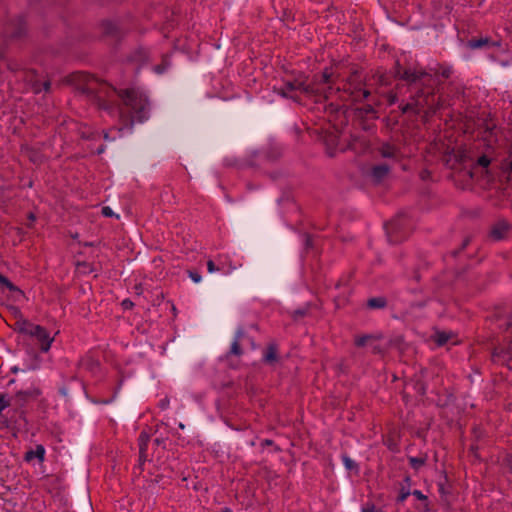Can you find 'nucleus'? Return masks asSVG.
Masks as SVG:
<instances>
[{"label":"nucleus","instance_id":"nucleus-17","mask_svg":"<svg viewBox=\"0 0 512 512\" xmlns=\"http://www.w3.org/2000/svg\"><path fill=\"white\" fill-rule=\"evenodd\" d=\"M510 357H512V340L506 347H495L492 351V358L494 361H507Z\"/></svg>","mask_w":512,"mask_h":512},{"label":"nucleus","instance_id":"nucleus-19","mask_svg":"<svg viewBox=\"0 0 512 512\" xmlns=\"http://www.w3.org/2000/svg\"><path fill=\"white\" fill-rule=\"evenodd\" d=\"M79 367L90 372H95L99 369L100 363L98 360L91 356H86L79 361Z\"/></svg>","mask_w":512,"mask_h":512},{"label":"nucleus","instance_id":"nucleus-58","mask_svg":"<svg viewBox=\"0 0 512 512\" xmlns=\"http://www.w3.org/2000/svg\"><path fill=\"white\" fill-rule=\"evenodd\" d=\"M439 492L441 494H444L445 493V489H444V486L443 485H439Z\"/></svg>","mask_w":512,"mask_h":512},{"label":"nucleus","instance_id":"nucleus-63","mask_svg":"<svg viewBox=\"0 0 512 512\" xmlns=\"http://www.w3.org/2000/svg\"><path fill=\"white\" fill-rule=\"evenodd\" d=\"M460 250H455L452 252L453 256H456L459 253Z\"/></svg>","mask_w":512,"mask_h":512},{"label":"nucleus","instance_id":"nucleus-40","mask_svg":"<svg viewBox=\"0 0 512 512\" xmlns=\"http://www.w3.org/2000/svg\"><path fill=\"white\" fill-rule=\"evenodd\" d=\"M504 465L508 468L509 472L512 473V454H508L505 457Z\"/></svg>","mask_w":512,"mask_h":512},{"label":"nucleus","instance_id":"nucleus-51","mask_svg":"<svg viewBox=\"0 0 512 512\" xmlns=\"http://www.w3.org/2000/svg\"><path fill=\"white\" fill-rule=\"evenodd\" d=\"M382 351H383V349H382V347H381L380 345H374V346L372 347V352H373L374 354H381V353H382Z\"/></svg>","mask_w":512,"mask_h":512},{"label":"nucleus","instance_id":"nucleus-16","mask_svg":"<svg viewBox=\"0 0 512 512\" xmlns=\"http://www.w3.org/2000/svg\"><path fill=\"white\" fill-rule=\"evenodd\" d=\"M411 477L406 475L403 481L400 483L399 495L397 496L396 503L402 504L412 494L411 488Z\"/></svg>","mask_w":512,"mask_h":512},{"label":"nucleus","instance_id":"nucleus-54","mask_svg":"<svg viewBox=\"0 0 512 512\" xmlns=\"http://www.w3.org/2000/svg\"><path fill=\"white\" fill-rule=\"evenodd\" d=\"M273 443H274V442H273L272 440H270V439H265V440L261 443V445H262L263 447H264V446H271V445H273Z\"/></svg>","mask_w":512,"mask_h":512},{"label":"nucleus","instance_id":"nucleus-45","mask_svg":"<svg viewBox=\"0 0 512 512\" xmlns=\"http://www.w3.org/2000/svg\"><path fill=\"white\" fill-rule=\"evenodd\" d=\"M340 109V106L337 105V104H334V103H330L328 105V110L330 111V113H337Z\"/></svg>","mask_w":512,"mask_h":512},{"label":"nucleus","instance_id":"nucleus-56","mask_svg":"<svg viewBox=\"0 0 512 512\" xmlns=\"http://www.w3.org/2000/svg\"><path fill=\"white\" fill-rule=\"evenodd\" d=\"M468 243H469V240H468V239H465V240H464V242H463V244H462L461 249H464V248L468 245Z\"/></svg>","mask_w":512,"mask_h":512},{"label":"nucleus","instance_id":"nucleus-12","mask_svg":"<svg viewBox=\"0 0 512 512\" xmlns=\"http://www.w3.org/2000/svg\"><path fill=\"white\" fill-rule=\"evenodd\" d=\"M390 167L387 164L374 165L370 170V176L375 183L382 182L389 174Z\"/></svg>","mask_w":512,"mask_h":512},{"label":"nucleus","instance_id":"nucleus-31","mask_svg":"<svg viewBox=\"0 0 512 512\" xmlns=\"http://www.w3.org/2000/svg\"><path fill=\"white\" fill-rule=\"evenodd\" d=\"M413 496H415L418 500L425 502V509L424 512H428L430 509L428 508V497L424 495L420 490H414L412 491Z\"/></svg>","mask_w":512,"mask_h":512},{"label":"nucleus","instance_id":"nucleus-62","mask_svg":"<svg viewBox=\"0 0 512 512\" xmlns=\"http://www.w3.org/2000/svg\"><path fill=\"white\" fill-rule=\"evenodd\" d=\"M220 512H232L229 508H224Z\"/></svg>","mask_w":512,"mask_h":512},{"label":"nucleus","instance_id":"nucleus-53","mask_svg":"<svg viewBox=\"0 0 512 512\" xmlns=\"http://www.w3.org/2000/svg\"><path fill=\"white\" fill-rule=\"evenodd\" d=\"M420 176H421V178H422L423 180H426V179H428V178H429V176H430V172H429L428 170H423V171L421 172V175H420Z\"/></svg>","mask_w":512,"mask_h":512},{"label":"nucleus","instance_id":"nucleus-6","mask_svg":"<svg viewBox=\"0 0 512 512\" xmlns=\"http://www.w3.org/2000/svg\"><path fill=\"white\" fill-rule=\"evenodd\" d=\"M4 36L11 40H19L26 33V24L22 16L11 20L4 28Z\"/></svg>","mask_w":512,"mask_h":512},{"label":"nucleus","instance_id":"nucleus-64","mask_svg":"<svg viewBox=\"0 0 512 512\" xmlns=\"http://www.w3.org/2000/svg\"><path fill=\"white\" fill-rule=\"evenodd\" d=\"M508 409H509V411L512 412V402L508 405Z\"/></svg>","mask_w":512,"mask_h":512},{"label":"nucleus","instance_id":"nucleus-5","mask_svg":"<svg viewBox=\"0 0 512 512\" xmlns=\"http://www.w3.org/2000/svg\"><path fill=\"white\" fill-rule=\"evenodd\" d=\"M386 233L390 243L397 244L405 240L408 235L407 229V219L404 214H400L391 221H389L386 226Z\"/></svg>","mask_w":512,"mask_h":512},{"label":"nucleus","instance_id":"nucleus-28","mask_svg":"<svg viewBox=\"0 0 512 512\" xmlns=\"http://www.w3.org/2000/svg\"><path fill=\"white\" fill-rule=\"evenodd\" d=\"M102 27H103V33L105 35H108V36H118V27L110 22V21H106L102 24Z\"/></svg>","mask_w":512,"mask_h":512},{"label":"nucleus","instance_id":"nucleus-23","mask_svg":"<svg viewBox=\"0 0 512 512\" xmlns=\"http://www.w3.org/2000/svg\"><path fill=\"white\" fill-rule=\"evenodd\" d=\"M356 117L357 118H367V117H371L372 119H375L377 118L376 116V111L375 109L373 108L372 105L370 104H367V105H364L363 107L361 108H358L356 110Z\"/></svg>","mask_w":512,"mask_h":512},{"label":"nucleus","instance_id":"nucleus-9","mask_svg":"<svg viewBox=\"0 0 512 512\" xmlns=\"http://www.w3.org/2000/svg\"><path fill=\"white\" fill-rule=\"evenodd\" d=\"M500 42L494 41L488 36H480L479 38H471L467 42V47L476 50V49H490L492 47H499Z\"/></svg>","mask_w":512,"mask_h":512},{"label":"nucleus","instance_id":"nucleus-42","mask_svg":"<svg viewBox=\"0 0 512 512\" xmlns=\"http://www.w3.org/2000/svg\"><path fill=\"white\" fill-rule=\"evenodd\" d=\"M266 156L269 160L274 161L280 157V152L279 151H271V152H268Z\"/></svg>","mask_w":512,"mask_h":512},{"label":"nucleus","instance_id":"nucleus-26","mask_svg":"<svg viewBox=\"0 0 512 512\" xmlns=\"http://www.w3.org/2000/svg\"><path fill=\"white\" fill-rule=\"evenodd\" d=\"M380 338H381L380 336H376L373 334H364L361 336H356L354 344L357 347H364L368 342L373 341V340H378Z\"/></svg>","mask_w":512,"mask_h":512},{"label":"nucleus","instance_id":"nucleus-2","mask_svg":"<svg viewBox=\"0 0 512 512\" xmlns=\"http://www.w3.org/2000/svg\"><path fill=\"white\" fill-rule=\"evenodd\" d=\"M395 78L407 83L411 96L410 101L402 106V112L413 111L428 119L443 107L440 97H436V78L423 69L402 68L399 62L395 65Z\"/></svg>","mask_w":512,"mask_h":512},{"label":"nucleus","instance_id":"nucleus-38","mask_svg":"<svg viewBox=\"0 0 512 512\" xmlns=\"http://www.w3.org/2000/svg\"><path fill=\"white\" fill-rule=\"evenodd\" d=\"M207 269L210 273H212L214 271H220L222 268L219 265H216L213 260H208Z\"/></svg>","mask_w":512,"mask_h":512},{"label":"nucleus","instance_id":"nucleus-61","mask_svg":"<svg viewBox=\"0 0 512 512\" xmlns=\"http://www.w3.org/2000/svg\"><path fill=\"white\" fill-rule=\"evenodd\" d=\"M509 172L512 173V160L509 162Z\"/></svg>","mask_w":512,"mask_h":512},{"label":"nucleus","instance_id":"nucleus-50","mask_svg":"<svg viewBox=\"0 0 512 512\" xmlns=\"http://www.w3.org/2000/svg\"><path fill=\"white\" fill-rule=\"evenodd\" d=\"M51 88V82L46 80L42 83V91L49 92Z\"/></svg>","mask_w":512,"mask_h":512},{"label":"nucleus","instance_id":"nucleus-22","mask_svg":"<svg viewBox=\"0 0 512 512\" xmlns=\"http://www.w3.org/2000/svg\"><path fill=\"white\" fill-rule=\"evenodd\" d=\"M278 349L276 344H269L265 354H264V361L268 364H273L278 361Z\"/></svg>","mask_w":512,"mask_h":512},{"label":"nucleus","instance_id":"nucleus-43","mask_svg":"<svg viewBox=\"0 0 512 512\" xmlns=\"http://www.w3.org/2000/svg\"><path fill=\"white\" fill-rule=\"evenodd\" d=\"M313 247V239L309 234L305 235V248L310 249Z\"/></svg>","mask_w":512,"mask_h":512},{"label":"nucleus","instance_id":"nucleus-7","mask_svg":"<svg viewBox=\"0 0 512 512\" xmlns=\"http://www.w3.org/2000/svg\"><path fill=\"white\" fill-rule=\"evenodd\" d=\"M29 335L38 341L42 352H47L54 340L52 337H50L46 328L40 325L34 324L33 327H31V332Z\"/></svg>","mask_w":512,"mask_h":512},{"label":"nucleus","instance_id":"nucleus-37","mask_svg":"<svg viewBox=\"0 0 512 512\" xmlns=\"http://www.w3.org/2000/svg\"><path fill=\"white\" fill-rule=\"evenodd\" d=\"M362 512H383L380 508H377L373 503H368L362 508Z\"/></svg>","mask_w":512,"mask_h":512},{"label":"nucleus","instance_id":"nucleus-14","mask_svg":"<svg viewBox=\"0 0 512 512\" xmlns=\"http://www.w3.org/2000/svg\"><path fill=\"white\" fill-rule=\"evenodd\" d=\"M0 286L2 289H7L9 290L11 293H13V299L14 301H19L20 298H23L25 297L24 295V292L19 288L17 287L16 285H14L7 277H5L4 275L1 276L0 278Z\"/></svg>","mask_w":512,"mask_h":512},{"label":"nucleus","instance_id":"nucleus-1","mask_svg":"<svg viewBox=\"0 0 512 512\" xmlns=\"http://www.w3.org/2000/svg\"><path fill=\"white\" fill-rule=\"evenodd\" d=\"M71 80L76 89L85 94L99 109L111 112L117 106L116 97L121 99L123 106L118 110L121 122L126 128H132L135 122L142 123L149 117V101L136 89L117 90L107 82L83 72L73 74Z\"/></svg>","mask_w":512,"mask_h":512},{"label":"nucleus","instance_id":"nucleus-59","mask_svg":"<svg viewBox=\"0 0 512 512\" xmlns=\"http://www.w3.org/2000/svg\"><path fill=\"white\" fill-rule=\"evenodd\" d=\"M161 443H162L161 439H159V438L155 439V444L156 445H160Z\"/></svg>","mask_w":512,"mask_h":512},{"label":"nucleus","instance_id":"nucleus-39","mask_svg":"<svg viewBox=\"0 0 512 512\" xmlns=\"http://www.w3.org/2000/svg\"><path fill=\"white\" fill-rule=\"evenodd\" d=\"M189 277L196 283L201 281V275L197 271H188Z\"/></svg>","mask_w":512,"mask_h":512},{"label":"nucleus","instance_id":"nucleus-25","mask_svg":"<svg viewBox=\"0 0 512 512\" xmlns=\"http://www.w3.org/2000/svg\"><path fill=\"white\" fill-rule=\"evenodd\" d=\"M242 336H243V331L241 329H239L236 333L235 340L231 344V348H230V352H229L230 354L236 355V356L242 355L243 351L240 346V339Z\"/></svg>","mask_w":512,"mask_h":512},{"label":"nucleus","instance_id":"nucleus-48","mask_svg":"<svg viewBox=\"0 0 512 512\" xmlns=\"http://www.w3.org/2000/svg\"><path fill=\"white\" fill-rule=\"evenodd\" d=\"M168 406H169V399L167 397H165L164 399L160 400L159 407L161 409H166V408H168Z\"/></svg>","mask_w":512,"mask_h":512},{"label":"nucleus","instance_id":"nucleus-10","mask_svg":"<svg viewBox=\"0 0 512 512\" xmlns=\"http://www.w3.org/2000/svg\"><path fill=\"white\" fill-rule=\"evenodd\" d=\"M511 229V225L504 219L498 220L490 229V237L496 241L503 240Z\"/></svg>","mask_w":512,"mask_h":512},{"label":"nucleus","instance_id":"nucleus-33","mask_svg":"<svg viewBox=\"0 0 512 512\" xmlns=\"http://www.w3.org/2000/svg\"><path fill=\"white\" fill-rule=\"evenodd\" d=\"M332 72L328 69H325L321 74V78L318 81L319 84H331L332 83Z\"/></svg>","mask_w":512,"mask_h":512},{"label":"nucleus","instance_id":"nucleus-36","mask_svg":"<svg viewBox=\"0 0 512 512\" xmlns=\"http://www.w3.org/2000/svg\"><path fill=\"white\" fill-rule=\"evenodd\" d=\"M490 163L491 159L485 154L480 156L476 161V165L482 168H487L490 165Z\"/></svg>","mask_w":512,"mask_h":512},{"label":"nucleus","instance_id":"nucleus-15","mask_svg":"<svg viewBox=\"0 0 512 512\" xmlns=\"http://www.w3.org/2000/svg\"><path fill=\"white\" fill-rule=\"evenodd\" d=\"M0 286L2 289H7L9 290L11 293H13V299L14 301H19L20 298H23L25 297L24 295V292L19 288L17 287L16 285H14L7 277H5L4 275L1 276L0 278Z\"/></svg>","mask_w":512,"mask_h":512},{"label":"nucleus","instance_id":"nucleus-46","mask_svg":"<svg viewBox=\"0 0 512 512\" xmlns=\"http://www.w3.org/2000/svg\"><path fill=\"white\" fill-rule=\"evenodd\" d=\"M102 214L106 217H111V216H113V211L111 210L110 207L105 206L102 208Z\"/></svg>","mask_w":512,"mask_h":512},{"label":"nucleus","instance_id":"nucleus-27","mask_svg":"<svg viewBox=\"0 0 512 512\" xmlns=\"http://www.w3.org/2000/svg\"><path fill=\"white\" fill-rule=\"evenodd\" d=\"M33 323L29 322L26 319L17 320L15 323V330H18L20 333L29 335L31 332V327H33Z\"/></svg>","mask_w":512,"mask_h":512},{"label":"nucleus","instance_id":"nucleus-32","mask_svg":"<svg viewBox=\"0 0 512 512\" xmlns=\"http://www.w3.org/2000/svg\"><path fill=\"white\" fill-rule=\"evenodd\" d=\"M414 390L421 396H424L426 393V385L423 381L420 379H417L414 382Z\"/></svg>","mask_w":512,"mask_h":512},{"label":"nucleus","instance_id":"nucleus-8","mask_svg":"<svg viewBox=\"0 0 512 512\" xmlns=\"http://www.w3.org/2000/svg\"><path fill=\"white\" fill-rule=\"evenodd\" d=\"M370 147V141L363 135L358 133H351L347 144V149L353 151L355 154H363Z\"/></svg>","mask_w":512,"mask_h":512},{"label":"nucleus","instance_id":"nucleus-13","mask_svg":"<svg viewBox=\"0 0 512 512\" xmlns=\"http://www.w3.org/2000/svg\"><path fill=\"white\" fill-rule=\"evenodd\" d=\"M0 286L2 289H7L9 290L11 293H13V299L14 301H19L20 298H23L25 297L24 295V292L19 288L17 287L16 285H14L7 277H5L4 275L1 276L0 278Z\"/></svg>","mask_w":512,"mask_h":512},{"label":"nucleus","instance_id":"nucleus-55","mask_svg":"<svg viewBox=\"0 0 512 512\" xmlns=\"http://www.w3.org/2000/svg\"><path fill=\"white\" fill-rule=\"evenodd\" d=\"M512 327V320H509L505 325V330H509Z\"/></svg>","mask_w":512,"mask_h":512},{"label":"nucleus","instance_id":"nucleus-20","mask_svg":"<svg viewBox=\"0 0 512 512\" xmlns=\"http://www.w3.org/2000/svg\"><path fill=\"white\" fill-rule=\"evenodd\" d=\"M45 449L42 445H37L35 450H28L24 455V460L27 462L37 458L40 462L44 460Z\"/></svg>","mask_w":512,"mask_h":512},{"label":"nucleus","instance_id":"nucleus-60","mask_svg":"<svg viewBox=\"0 0 512 512\" xmlns=\"http://www.w3.org/2000/svg\"><path fill=\"white\" fill-rule=\"evenodd\" d=\"M29 220H31V221L35 220V216L32 213L29 214Z\"/></svg>","mask_w":512,"mask_h":512},{"label":"nucleus","instance_id":"nucleus-24","mask_svg":"<svg viewBox=\"0 0 512 512\" xmlns=\"http://www.w3.org/2000/svg\"><path fill=\"white\" fill-rule=\"evenodd\" d=\"M366 306L369 309H383L387 306V299L385 297H373L367 300Z\"/></svg>","mask_w":512,"mask_h":512},{"label":"nucleus","instance_id":"nucleus-41","mask_svg":"<svg viewBox=\"0 0 512 512\" xmlns=\"http://www.w3.org/2000/svg\"><path fill=\"white\" fill-rule=\"evenodd\" d=\"M307 313L306 309H298L293 312V318L298 319L300 317H304Z\"/></svg>","mask_w":512,"mask_h":512},{"label":"nucleus","instance_id":"nucleus-30","mask_svg":"<svg viewBox=\"0 0 512 512\" xmlns=\"http://www.w3.org/2000/svg\"><path fill=\"white\" fill-rule=\"evenodd\" d=\"M357 126L363 131H369L374 127V124L369 122L367 119L358 118Z\"/></svg>","mask_w":512,"mask_h":512},{"label":"nucleus","instance_id":"nucleus-34","mask_svg":"<svg viewBox=\"0 0 512 512\" xmlns=\"http://www.w3.org/2000/svg\"><path fill=\"white\" fill-rule=\"evenodd\" d=\"M342 460H343V463H344L346 469L353 470V469L358 468V465L356 464V462L353 461L349 456L343 455Z\"/></svg>","mask_w":512,"mask_h":512},{"label":"nucleus","instance_id":"nucleus-18","mask_svg":"<svg viewBox=\"0 0 512 512\" xmlns=\"http://www.w3.org/2000/svg\"><path fill=\"white\" fill-rule=\"evenodd\" d=\"M379 153L383 158L388 159L397 160L400 157V150L395 145H392L390 143L382 144L381 147L379 148Z\"/></svg>","mask_w":512,"mask_h":512},{"label":"nucleus","instance_id":"nucleus-35","mask_svg":"<svg viewBox=\"0 0 512 512\" xmlns=\"http://www.w3.org/2000/svg\"><path fill=\"white\" fill-rule=\"evenodd\" d=\"M448 340H449V336L445 332L437 333L436 338H435V342L439 346L445 345L448 342Z\"/></svg>","mask_w":512,"mask_h":512},{"label":"nucleus","instance_id":"nucleus-44","mask_svg":"<svg viewBox=\"0 0 512 512\" xmlns=\"http://www.w3.org/2000/svg\"><path fill=\"white\" fill-rule=\"evenodd\" d=\"M32 86L35 93H40L42 91V83L40 81L35 80Z\"/></svg>","mask_w":512,"mask_h":512},{"label":"nucleus","instance_id":"nucleus-11","mask_svg":"<svg viewBox=\"0 0 512 512\" xmlns=\"http://www.w3.org/2000/svg\"><path fill=\"white\" fill-rule=\"evenodd\" d=\"M150 440V435L145 431H142L138 438L139 444V469L142 470L143 464L148 460L147 447Z\"/></svg>","mask_w":512,"mask_h":512},{"label":"nucleus","instance_id":"nucleus-47","mask_svg":"<svg viewBox=\"0 0 512 512\" xmlns=\"http://www.w3.org/2000/svg\"><path fill=\"white\" fill-rule=\"evenodd\" d=\"M451 73H452V71L448 67L443 68L442 71L440 72L441 76L444 77V78H449Z\"/></svg>","mask_w":512,"mask_h":512},{"label":"nucleus","instance_id":"nucleus-3","mask_svg":"<svg viewBox=\"0 0 512 512\" xmlns=\"http://www.w3.org/2000/svg\"><path fill=\"white\" fill-rule=\"evenodd\" d=\"M276 90L281 96L296 102L299 101V97L296 94L297 91L308 96H314L316 102H322L330 99L332 86L329 85L327 89L321 90L316 84H307V77L299 74L294 79L283 80V85Z\"/></svg>","mask_w":512,"mask_h":512},{"label":"nucleus","instance_id":"nucleus-29","mask_svg":"<svg viewBox=\"0 0 512 512\" xmlns=\"http://www.w3.org/2000/svg\"><path fill=\"white\" fill-rule=\"evenodd\" d=\"M427 457H409V464L415 470H419L425 465Z\"/></svg>","mask_w":512,"mask_h":512},{"label":"nucleus","instance_id":"nucleus-49","mask_svg":"<svg viewBox=\"0 0 512 512\" xmlns=\"http://www.w3.org/2000/svg\"><path fill=\"white\" fill-rule=\"evenodd\" d=\"M122 306H123V308H125V309H131V308L134 306V304H133V302H132L131 300H129V299H125V300L122 302Z\"/></svg>","mask_w":512,"mask_h":512},{"label":"nucleus","instance_id":"nucleus-21","mask_svg":"<svg viewBox=\"0 0 512 512\" xmlns=\"http://www.w3.org/2000/svg\"><path fill=\"white\" fill-rule=\"evenodd\" d=\"M40 395V391L38 389H31L26 391H18L16 393V398L20 405H23L30 398H36Z\"/></svg>","mask_w":512,"mask_h":512},{"label":"nucleus","instance_id":"nucleus-4","mask_svg":"<svg viewBox=\"0 0 512 512\" xmlns=\"http://www.w3.org/2000/svg\"><path fill=\"white\" fill-rule=\"evenodd\" d=\"M343 92V98L345 100L351 99L352 101H361L363 99L368 98L370 95V91L363 89L360 85V81L358 80V72L354 71L348 81L343 85V88H337L334 90L332 87V93L330 95V98L332 97L333 93H339Z\"/></svg>","mask_w":512,"mask_h":512},{"label":"nucleus","instance_id":"nucleus-57","mask_svg":"<svg viewBox=\"0 0 512 512\" xmlns=\"http://www.w3.org/2000/svg\"><path fill=\"white\" fill-rule=\"evenodd\" d=\"M507 362H508L509 368L512 369V357L508 358Z\"/></svg>","mask_w":512,"mask_h":512},{"label":"nucleus","instance_id":"nucleus-52","mask_svg":"<svg viewBox=\"0 0 512 512\" xmlns=\"http://www.w3.org/2000/svg\"><path fill=\"white\" fill-rule=\"evenodd\" d=\"M413 279H414L415 281H417V282H418V281H420V279H421V274H420V272H419V270H418V269H416V270L414 271V273H413Z\"/></svg>","mask_w":512,"mask_h":512}]
</instances>
